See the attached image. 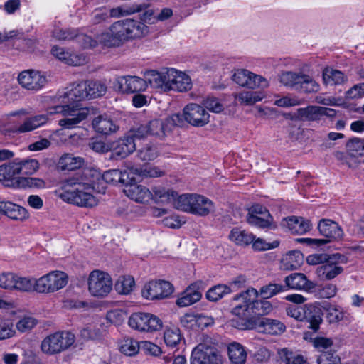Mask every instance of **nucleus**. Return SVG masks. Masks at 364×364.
I'll list each match as a JSON object with an SVG mask.
<instances>
[{
    "label": "nucleus",
    "mask_w": 364,
    "mask_h": 364,
    "mask_svg": "<svg viewBox=\"0 0 364 364\" xmlns=\"http://www.w3.org/2000/svg\"><path fill=\"white\" fill-rule=\"evenodd\" d=\"M318 364H341L340 357L335 350H329L321 353L317 358Z\"/></svg>",
    "instance_id": "obj_56"
},
{
    "label": "nucleus",
    "mask_w": 364,
    "mask_h": 364,
    "mask_svg": "<svg viewBox=\"0 0 364 364\" xmlns=\"http://www.w3.org/2000/svg\"><path fill=\"white\" fill-rule=\"evenodd\" d=\"M18 175H31L34 173L39 168L38 161L36 159L21 160L16 159Z\"/></svg>",
    "instance_id": "obj_46"
},
{
    "label": "nucleus",
    "mask_w": 364,
    "mask_h": 364,
    "mask_svg": "<svg viewBox=\"0 0 364 364\" xmlns=\"http://www.w3.org/2000/svg\"><path fill=\"white\" fill-rule=\"evenodd\" d=\"M347 150L352 156L357 157L364 154V139L353 138L346 144Z\"/></svg>",
    "instance_id": "obj_53"
},
{
    "label": "nucleus",
    "mask_w": 364,
    "mask_h": 364,
    "mask_svg": "<svg viewBox=\"0 0 364 364\" xmlns=\"http://www.w3.org/2000/svg\"><path fill=\"white\" fill-rule=\"evenodd\" d=\"M37 323V321L30 316H26L20 319L16 323V328L21 333L26 332L32 329Z\"/></svg>",
    "instance_id": "obj_62"
},
{
    "label": "nucleus",
    "mask_w": 364,
    "mask_h": 364,
    "mask_svg": "<svg viewBox=\"0 0 364 364\" xmlns=\"http://www.w3.org/2000/svg\"><path fill=\"white\" fill-rule=\"evenodd\" d=\"M258 293L252 288L235 295L232 301L239 302L232 309V314L242 320L250 321L252 319L251 296L257 297Z\"/></svg>",
    "instance_id": "obj_14"
},
{
    "label": "nucleus",
    "mask_w": 364,
    "mask_h": 364,
    "mask_svg": "<svg viewBox=\"0 0 364 364\" xmlns=\"http://www.w3.org/2000/svg\"><path fill=\"white\" fill-rule=\"evenodd\" d=\"M167 132V125L161 119H154L146 124H141L134 131L135 137L139 140L148 136L163 139Z\"/></svg>",
    "instance_id": "obj_22"
},
{
    "label": "nucleus",
    "mask_w": 364,
    "mask_h": 364,
    "mask_svg": "<svg viewBox=\"0 0 364 364\" xmlns=\"http://www.w3.org/2000/svg\"><path fill=\"white\" fill-rule=\"evenodd\" d=\"M137 156L142 161H152L159 156V149L155 144L149 142L138 150Z\"/></svg>",
    "instance_id": "obj_49"
},
{
    "label": "nucleus",
    "mask_w": 364,
    "mask_h": 364,
    "mask_svg": "<svg viewBox=\"0 0 364 364\" xmlns=\"http://www.w3.org/2000/svg\"><path fill=\"white\" fill-rule=\"evenodd\" d=\"M232 291L231 287L225 284H218L210 288L206 292V298L210 301H217L225 294Z\"/></svg>",
    "instance_id": "obj_48"
},
{
    "label": "nucleus",
    "mask_w": 364,
    "mask_h": 364,
    "mask_svg": "<svg viewBox=\"0 0 364 364\" xmlns=\"http://www.w3.org/2000/svg\"><path fill=\"white\" fill-rule=\"evenodd\" d=\"M183 114L186 121L193 126L203 127L209 122L210 114L198 104H188L183 108Z\"/></svg>",
    "instance_id": "obj_20"
},
{
    "label": "nucleus",
    "mask_w": 364,
    "mask_h": 364,
    "mask_svg": "<svg viewBox=\"0 0 364 364\" xmlns=\"http://www.w3.org/2000/svg\"><path fill=\"white\" fill-rule=\"evenodd\" d=\"M94 129L99 134L109 135L118 129V126L107 115H100L92 121Z\"/></svg>",
    "instance_id": "obj_31"
},
{
    "label": "nucleus",
    "mask_w": 364,
    "mask_h": 364,
    "mask_svg": "<svg viewBox=\"0 0 364 364\" xmlns=\"http://www.w3.org/2000/svg\"><path fill=\"white\" fill-rule=\"evenodd\" d=\"M53 37L59 41H70L73 40L76 37L89 43L90 47H95L97 42L92 41L90 37L87 36H78L77 30L74 28H56L53 32Z\"/></svg>",
    "instance_id": "obj_36"
},
{
    "label": "nucleus",
    "mask_w": 364,
    "mask_h": 364,
    "mask_svg": "<svg viewBox=\"0 0 364 364\" xmlns=\"http://www.w3.org/2000/svg\"><path fill=\"white\" fill-rule=\"evenodd\" d=\"M149 33L148 26L142 21L127 18L114 22L109 31L97 36L98 41L107 47H117L125 41L140 38Z\"/></svg>",
    "instance_id": "obj_2"
},
{
    "label": "nucleus",
    "mask_w": 364,
    "mask_h": 364,
    "mask_svg": "<svg viewBox=\"0 0 364 364\" xmlns=\"http://www.w3.org/2000/svg\"><path fill=\"white\" fill-rule=\"evenodd\" d=\"M246 218L250 225L260 228H272L273 225V218L272 216L262 217L247 214Z\"/></svg>",
    "instance_id": "obj_51"
},
{
    "label": "nucleus",
    "mask_w": 364,
    "mask_h": 364,
    "mask_svg": "<svg viewBox=\"0 0 364 364\" xmlns=\"http://www.w3.org/2000/svg\"><path fill=\"white\" fill-rule=\"evenodd\" d=\"M255 298L251 296L252 318L269 314L272 311L273 307L270 301L267 300H254Z\"/></svg>",
    "instance_id": "obj_42"
},
{
    "label": "nucleus",
    "mask_w": 364,
    "mask_h": 364,
    "mask_svg": "<svg viewBox=\"0 0 364 364\" xmlns=\"http://www.w3.org/2000/svg\"><path fill=\"white\" fill-rule=\"evenodd\" d=\"M217 350L204 343L196 346L191 353V364H221Z\"/></svg>",
    "instance_id": "obj_17"
},
{
    "label": "nucleus",
    "mask_w": 364,
    "mask_h": 364,
    "mask_svg": "<svg viewBox=\"0 0 364 364\" xmlns=\"http://www.w3.org/2000/svg\"><path fill=\"white\" fill-rule=\"evenodd\" d=\"M203 105L209 111L219 113L223 109V105L218 99L213 97H208L203 102Z\"/></svg>",
    "instance_id": "obj_64"
},
{
    "label": "nucleus",
    "mask_w": 364,
    "mask_h": 364,
    "mask_svg": "<svg viewBox=\"0 0 364 364\" xmlns=\"http://www.w3.org/2000/svg\"><path fill=\"white\" fill-rule=\"evenodd\" d=\"M135 284V282L132 277H121L115 284L116 290L121 294H129Z\"/></svg>",
    "instance_id": "obj_54"
},
{
    "label": "nucleus",
    "mask_w": 364,
    "mask_h": 364,
    "mask_svg": "<svg viewBox=\"0 0 364 364\" xmlns=\"http://www.w3.org/2000/svg\"><path fill=\"white\" fill-rule=\"evenodd\" d=\"M90 294L98 298L107 296L112 289V279L109 274L98 269L92 271L87 279Z\"/></svg>",
    "instance_id": "obj_11"
},
{
    "label": "nucleus",
    "mask_w": 364,
    "mask_h": 364,
    "mask_svg": "<svg viewBox=\"0 0 364 364\" xmlns=\"http://www.w3.org/2000/svg\"><path fill=\"white\" fill-rule=\"evenodd\" d=\"M304 338L311 341L313 346L321 353L326 351V350L331 348L333 345L332 338L323 336L312 337L311 333L310 332H305L304 333Z\"/></svg>",
    "instance_id": "obj_41"
},
{
    "label": "nucleus",
    "mask_w": 364,
    "mask_h": 364,
    "mask_svg": "<svg viewBox=\"0 0 364 364\" xmlns=\"http://www.w3.org/2000/svg\"><path fill=\"white\" fill-rule=\"evenodd\" d=\"M51 53L56 58L68 65H78L80 64V59L77 55L69 53L63 48L53 46Z\"/></svg>",
    "instance_id": "obj_43"
},
{
    "label": "nucleus",
    "mask_w": 364,
    "mask_h": 364,
    "mask_svg": "<svg viewBox=\"0 0 364 364\" xmlns=\"http://www.w3.org/2000/svg\"><path fill=\"white\" fill-rule=\"evenodd\" d=\"M343 256L339 253L333 254L325 259V262L316 269L318 277L322 280H331L343 272L341 261Z\"/></svg>",
    "instance_id": "obj_18"
},
{
    "label": "nucleus",
    "mask_w": 364,
    "mask_h": 364,
    "mask_svg": "<svg viewBox=\"0 0 364 364\" xmlns=\"http://www.w3.org/2000/svg\"><path fill=\"white\" fill-rule=\"evenodd\" d=\"M47 81L44 73L33 69L25 70L21 72L18 76V82L21 86L33 92L41 90Z\"/></svg>",
    "instance_id": "obj_15"
},
{
    "label": "nucleus",
    "mask_w": 364,
    "mask_h": 364,
    "mask_svg": "<svg viewBox=\"0 0 364 364\" xmlns=\"http://www.w3.org/2000/svg\"><path fill=\"white\" fill-rule=\"evenodd\" d=\"M202 296L201 292L196 284L189 285L176 300V304L180 307H186L198 301Z\"/></svg>",
    "instance_id": "obj_29"
},
{
    "label": "nucleus",
    "mask_w": 364,
    "mask_h": 364,
    "mask_svg": "<svg viewBox=\"0 0 364 364\" xmlns=\"http://www.w3.org/2000/svg\"><path fill=\"white\" fill-rule=\"evenodd\" d=\"M287 314L297 321H304L305 316V305H290L286 309Z\"/></svg>",
    "instance_id": "obj_60"
},
{
    "label": "nucleus",
    "mask_w": 364,
    "mask_h": 364,
    "mask_svg": "<svg viewBox=\"0 0 364 364\" xmlns=\"http://www.w3.org/2000/svg\"><path fill=\"white\" fill-rule=\"evenodd\" d=\"M258 331L271 335H280L285 331V326L279 320L262 318L256 323Z\"/></svg>",
    "instance_id": "obj_30"
},
{
    "label": "nucleus",
    "mask_w": 364,
    "mask_h": 364,
    "mask_svg": "<svg viewBox=\"0 0 364 364\" xmlns=\"http://www.w3.org/2000/svg\"><path fill=\"white\" fill-rule=\"evenodd\" d=\"M116 86L123 92H137L146 90V81L137 76H121L116 79Z\"/></svg>",
    "instance_id": "obj_24"
},
{
    "label": "nucleus",
    "mask_w": 364,
    "mask_h": 364,
    "mask_svg": "<svg viewBox=\"0 0 364 364\" xmlns=\"http://www.w3.org/2000/svg\"><path fill=\"white\" fill-rule=\"evenodd\" d=\"M14 333L12 323L0 318V341L11 338Z\"/></svg>",
    "instance_id": "obj_61"
},
{
    "label": "nucleus",
    "mask_w": 364,
    "mask_h": 364,
    "mask_svg": "<svg viewBox=\"0 0 364 364\" xmlns=\"http://www.w3.org/2000/svg\"><path fill=\"white\" fill-rule=\"evenodd\" d=\"M15 280V286H14V289L26 292L35 291V279L16 275Z\"/></svg>",
    "instance_id": "obj_55"
},
{
    "label": "nucleus",
    "mask_w": 364,
    "mask_h": 364,
    "mask_svg": "<svg viewBox=\"0 0 364 364\" xmlns=\"http://www.w3.org/2000/svg\"><path fill=\"white\" fill-rule=\"evenodd\" d=\"M287 289L310 291L316 287V284L307 279L302 273H292L284 279Z\"/></svg>",
    "instance_id": "obj_27"
},
{
    "label": "nucleus",
    "mask_w": 364,
    "mask_h": 364,
    "mask_svg": "<svg viewBox=\"0 0 364 364\" xmlns=\"http://www.w3.org/2000/svg\"><path fill=\"white\" fill-rule=\"evenodd\" d=\"M68 282V275L61 271H52L35 280V291L38 293H53L63 288Z\"/></svg>",
    "instance_id": "obj_12"
},
{
    "label": "nucleus",
    "mask_w": 364,
    "mask_h": 364,
    "mask_svg": "<svg viewBox=\"0 0 364 364\" xmlns=\"http://www.w3.org/2000/svg\"><path fill=\"white\" fill-rule=\"evenodd\" d=\"M95 188L94 180L85 181L78 175L69 178L63 183L60 198L71 204L81 207H93L97 200L92 192Z\"/></svg>",
    "instance_id": "obj_3"
},
{
    "label": "nucleus",
    "mask_w": 364,
    "mask_h": 364,
    "mask_svg": "<svg viewBox=\"0 0 364 364\" xmlns=\"http://www.w3.org/2000/svg\"><path fill=\"white\" fill-rule=\"evenodd\" d=\"M123 192L129 198L139 203H148L152 198L151 191L136 183L134 176L133 179L125 183Z\"/></svg>",
    "instance_id": "obj_21"
},
{
    "label": "nucleus",
    "mask_w": 364,
    "mask_h": 364,
    "mask_svg": "<svg viewBox=\"0 0 364 364\" xmlns=\"http://www.w3.org/2000/svg\"><path fill=\"white\" fill-rule=\"evenodd\" d=\"M326 310L327 318L330 323H338L344 318L343 309L336 305L328 304L323 306V311Z\"/></svg>",
    "instance_id": "obj_52"
},
{
    "label": "nucleus",
    "mask_w": 364,
    "mask_h": 364,
    "mask_svg": "<svg viewBox=\"0 0 364 364\" xmlns=\"http://www.w3.org/2000/svg\"><path fill=\"white\" fill-rule=\"evenodd\" d=\"M152 198L156 203H168L173 202L175 205L177 198L180 196L178 193L172 189H165L161 186H155L152 188L151 191Z\"/></svg>",
    "instance_id": "obj_35"
},
{
    "label": "nucleus",
    "mask_w": 364,
    "mask_h": 364,
    "mask_svg": "<svg viewBox=\"0 0 364 364\" xmlns=\"http://www.w3.org/2000/svg\"><path fill=\"white\" fill-rule=\"evenodd\" d=\"M0 182L5 186L13 188H41L44 186V181L40 178L19 177L15 160L0 166Z\"/></svg>",
    "instance_id": "obj_6"
},
{
    "label": "nucleus",
    "mask_w": 364,
    "mask_h": 364,
    "mask_svg": "<svg viewBox=\"0 0 364 364\" xmlns=\"http://www.w3.org/2000/svg\"><path fill=\"white\" fill-rule=\"evenodd\" d=\"M141 10V6H138L136 9L134 7H124L118 6L116 8L108 9L109 17L119 18L126 15L132 14L135 12L140 11Z\"/></svg>",
    "instance_id": "obj_58"
},
{
    "label": "nucleus",
    "mask_w": 364,
    "mask_h": 364,
    "mask_svg": "<svg viewBox=\"0 0 364 364\" xmlns=\"http://www.w3.org/2000/svg\"><path fill=\"white\" fill-rule=\"evenodd\" d=\"M75 336L69 331H58L47 336L41 342V350L49 355L58 354L69 348Z\"/></svg>",
    "instance_id": "obj_10"
},
{
    "label": "nucleus",
    "mask_w": 364,
    "mask_h": 364,
    "mask_svg": "<svg viewBox=\"0 0 364 364\" xmlns=\"http://www.w3.org/2000/svg\"><path fill=\"white\" fill-rule=\"evenodd\" d=\"M228 354L231 364H245L246 362L247 351L239 343H230L228 347Z\"/></svg>",
    "instance_id": "obj_37"
},
{
    "label": "nucleus",
    "mask_w": 364,
    "mask_h": 364,
    "mask_svg": "<svg viewBox=\"0 0 364 364\" xmlns=\"http://www.w3.org/2000/svg\"><path fill=\"white\" fill-rule=\"evenodd\" d=\"M173 292V285L167 281H151L146 284L141 291L144 298L150 300L163 299Z\"/></svg>",
    "instance_id": "obj_16"
},
{
    "label": "nucleus",
    "mask_w": 364,
    "mask_h": 364,
    "mask_svg": "<svg viewBox=\"0 0 364 364\" xmlns=\"http://www.w3.org/2000/svg\"><path fill=\"white\" fill-rule=\"evenodd\" d=\"M279 82L302 93H315L320 89L319 84L310 75L302 72L287 71L279 75Z\"/></svg>",
    "instance_id": "obj_8"
},
{
    "label": "nucleus",
    "mask_w": 364,
    "mask_h": 364,
    "mask_svg": "<svg viewBox=\"0 0 364 364\" xmlns=\"http://www.w3.org/2000/svg\"><path fill=\"white\" fill-rule=\"evenodd\" d=\"M304 255L298 250L289 251L280 261V269L283 270L297 269L303 263Z\"/></svg>",
    "instance_id": "obj_32"
},
{
    "label": "nucleus",
    "mask_w": 364,
    "mask_h": 364,
    "mask_svg": "<svg viewBox=\"0 0 364 364\" xmlns=\"http://www.w3.org/2000/svg\"><path fill=\"white\" fill-rule=\"evenodd\" d=\"M62 97L63 105L54 107L52 109L53 110L49 111L48 114L26 117L21 123L13 118L26 116L29 112L25 109L11 112L9 114L11 118L9 119L8 130L14 134L32 132L45 125L49 120L48 115L55 113H61L65 117V118L58 121V124L63 129H71L77 127L80 122L87 117L88 109L87 108H78L73 105L74 102H65L64 101H68V98H65V93Z\"/></svg>",
    "instance_id": "obj_1"
},
{
    "label": "nucleus",
    "mask_w": 364,
    "mask_h": 364,
    "mask_svg": "<svg viewBox=\"0 0 364 364\" xmlns=\"http://www.w3.org/2000/svg\"><path fill=\"white\" fill-rule=\"evenodd\" d=\"M148 81L151 86L160 87L164 90H176L186 92L191 89V77L183 72L174 68H169L164 73L150 71Z\"/></svg>",
    "instance_id": "obj_4"
},
{
    "label": "nucleus",
    "mask_w": 364,
    "mask_h": 364,
    "mask_svg": "<svg viewBox=\"0 0 364 364\" xmlns=\"http://www.w3.org/2000/svg\"><path fill=\"white\" fill-rule=\"evenodd\" d=\"M3 208L4 214L12 220H23L28 218V213L26 208L10 201H6Z\"/></svg>",
    "instance_id": "obj_38"
},
{
    "label": "nucleus",
    "mask_w": 364,
    "mask_h": 364,
    "mask_svg": "<svg viewBox=\"0 0 364 364\" xmlns=\"http://www.w3.org/2000/svg\"><path fill=\"white\" fill-rule=\"evenodd\" d=\"M181 333L178 328H167L164 333V340L166 346L176 347L181 341Z\"/></svg>",
    "instance_id": "obj_50"
},
{
    "label": "nucleus",
    "mask_w": 364,
    "mask_h": 364,
    "mask_svg": "<svg viewBox=\"0 0 364 364\" xmlns=\"http://www.w3.org/2000/svg\"><path fill=\"white\" fill-rule=\"evenodd\" d=\"M129 171L132 176H141L143 177L157 178L164 176V173L159 168L155 166H146L144 168H139L130 165Z\"/></svg>",
    "instance_id": "obj_45"
},
{
    "label": "nucleus",
    "mask_w": 364,
    "mask_h": 364,
    "mask_svg": "<svg viewBox=\"0 0 364 364\" xmlns=\"http://www.w3.org/2000/svg\"><path fill=\"white\" fill-rule=\"evenodd\" d=\"M138 139L134 132L132 135L119 138L112 146L114 155L122 159L128 156L136 150V141Z\"/></svg>",
    "instance_id": "obj_26"
},
{
    "label": "nucleus",
    "mask_w": 364,
    "mask_h": 364,
    "mask_svg": "<svg viewBox=\"0 0 364 364\" xmlns=\"http://www.w3.org/2000/svg\"><path fill=\"white\" fill-rule=\"evenodd\" d=\"M297 117L301 120L319 121L321 120L320 107L309 105L297 109Z\"/></svg>",
    "instance_id": "obj_44"
},
{
    "label": "nucleus",
    "mask_w": 364,
    "mask_h": 364,
    "mask_svg": "<svg viewBox=\"0 0 364 364\" xmlns=\"http://www.w3.org/2000/svg\"><path fill=\"white\" fill-rule=\"evenodd\" d=\"M284 291H285V287L282 284H269L261 287L259 293L264 299H269Z\"/></svg>",
    "instance_id": "obj_57"
},
{
    "label": "nucleus",
    "mask_w": 364,
    "mask_h": 364,
    "mask_svg": "<svg viewBox=\"0 0 364 364\" xmlns=\"http://www.w3.org/2000/svg\"><path fill=\"white\" fill-rule=\"evenodd\" d=\"M140 344L132 338H124L119 344V350L127 356H133L138 353Z\"/></svg>",
    "instance_id": "obj_47"
},
{
    "label": "nucleus",
    "mask_w": 364,
    "mask_h": 364,
    "mask_svg": "<svg viewBox=\"0 0 364 364\" xmlns=\"http://www.w3.org/2000/svg\"><path fill=\"white\" fill-rule=\"evenodd\" d=\"M16 275L12 272H3L0 274V287L10 289H14Z\"/></svg>",
    "instance_id": "obj_63"
},
{
    "label": "nucleus",
    "mask_w": 364,
    "mask_h": 364,
    "mask_svg": "<svg viewBox=\"0 0 364 364\" xmlns=\"http://www.w3.org/2000/svg\"><path fill=\"white\" fill-rule=\"evenodd\" d=\"M282 225L287 228L292 234L303 235L309 231L312 225L309 220L302 217L291 216L284 218Z\"/></svg>",
    "instance_id": "obj_28"
},
{
    "label": "nucleus",
    "mask_w": 364,
    "mask_h": 364,
    "mask_svg": "<svg viewBox=\"0 0 364 364\" xmlns=\"http://www.w3.org/2000/svg\"><path fill=\"white\" fill-rule=\"evenodd\" d=\"M84 163L82 157L75 156L73 154H64L58 161V167L62 171H74L81 168Z\"/></svg>",
    "instance_id": "obj_34"
},
{
    "label": "nucleus",
    "mask_w": 364,
    "mask_h": 364,
    "mask_svg": "<svg viewBox=\"0 0 364 364\" xmlns=\"http://www.w3.org/2000/svg\"><path fill=\"white\" fill-rule=\"evenodd\" d=\"M129 326L139 331L154 332L162 328L163 322L157 316L145 312L133 313L129 318Z\"/></svg>",
    "instance_id": "obj_13"
},
{
    "label": "nucleus",
    "mask_w": 364,
    "mask_h": 364,
    "mask_svg": "<svg viewBox=\"0 0 364 364\" xmlns=\"http://www.w3.org/2000/svg\"><path fill=\"white\" fill-rule=\"evenodd\" d=\"M228 237L230 240L235 245L246 247L254 241L255 235L241 228H234L231 230Z\"/></svg>",
    "instance_id": "obj_33"
},
{
    "label": "nucleus",
    "mask_w": 364,
    "mask_h": 364,
    "mask_svg": "<svg viewBox=\"0 0 364 364\" xmlns=\"http://www.w3.org/2000/svg\"><path fill=\"white\" fill-rule=\"evenodd\" d=\"M323 306L318 302H314L305 304V316L304 321L309 325L308 328L314 333H316L320 329V326L323 322Z\"/></svg>",
    "instance_id": "obj_23"
},
{
    "label": "nucleus",
    "mask_w": 364,
    "mask_h": 364,
    "mask_svg": "<svg viewBox=\"0 0 364 364\" xmlns=\"http://www.w3.org/2000/svg\"><path fill=\"white\" fill-rule=\"evenodd\" d=\"M262 91H243L235 95V99L244 105H252L264 97Z\"/></svg>",
    "instance_id": "obj_40"
},
{
    "label": "nucleus",
    "mask_w": 364,
    "mask_h": 364,
    "mask_svg": "<svg viewBox=\"0 0 364 364\" xmlns=\"http://www.w3.org/2000/svg\"><path fill=\"white\" fill-rule=\"evenodd\" d=\"M232 80L240 86L250 89L265 88L269 85L267 80L262 76L244 69L236 70L232 75Z\"/></svg>",
    "instance_id": "obj_19"
},
{
    "label": "nucleus",
    "mask_w": 364,
    "mask_h": 364,
    "mask_svg": "<svg viewBox=\"0 0 364 364\" xmlns=\"http://www.w3.org/2000/svg\"><path fill=\"white\" fill-rule=\"evenodd\" d=\"M318 230L326 239L299 238L297 241L309 246L320 247L332 241L339 240L343 235L341 227L330 219H321L318 222Z\"/></svg>",
    "instance_id": "obj_9"
},
{
    "label": "nucleus",
    "mask_w": 364,
    "mask_h": 364,
    "mask_svg": "<svg viewBox=\"0 0 364 364\" xmlns=\"http://www.w3.org/2000/svg\"><path fill=\"white\" fill-rule=\"evenodd\" d=\"M107 92V85L100 80H86L74 85L65 92V102H76L83 100L97 98Z\"/></svg>",
    "instance_id": "obj_7"
},
{
    "label": "nucleus",
    "mask_w": 364,
    "mask_h": 364,
    "mask_svg": "<svg viewBox=\"0 0 364 364\" xmlns=\"http://www.w3.org/2000/svg\"><path fill=\"white\" fill-rule=\"evenodd\" d=\"M129 169L130 165L126 166L123 171L110 169L105 171L102 176H100V173H97L96 178H100L102 181L109 184H116L119 182L125 185L127 182L133 179V176H132Z\"/></svg>",
    "instance_id": "obj_25"
},
{
    "label": "nucleus",
    "mask_w": 364,
    "mask_h": 364,
    "mask_svg": "<svg viewBox=\"0 0 364 364\" xmlns=\"http://www.w3.org/2000/svg\"><path fill=\"white\" fill-rule=\"evenodd\" d=\"M252 247L255 251H265L276 248L279 246V242L277 240L273 241L271 243L266 242L265 240L261 238H255L254 241L251 243Z\"/></svg>",
    "instance_id": "obj_59"
},
{
    "label": "nucleus",
    "mask_w": 364,
    "mask_h": 364,
    "mask_svg": "<svg viewBox=\"0 0 364 364\" xmlns=\"http://www.w3.org/2000/svg\"><path fill=\"white\" fill-rule=\"evenodd\" d=\"M175 208L200 217L207 216L215 210V205L211 200L194 193L180 196L176 201Z\"/></svg>",
    "instance_id": "obj_5"
},
{
    "label": "nucleus",
    "mask_w": 364,
    "mask_h": 364,
    "mask_svg": "<svg viewBox=\"0 0 364 364\" xmlns=\"http://www.w3.org/2000/svg\"><path fill=\"white\" fill-rule=\"evenodd\" d=\"M323 82L327 85H341L348 80L343 73L338 70L325 69L323 72Z\"/></svg>",
    "instance_id": "obj_39"
}]
</instances>
